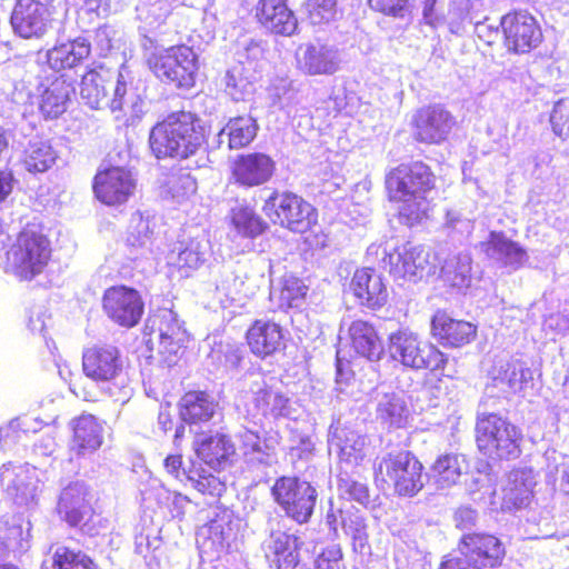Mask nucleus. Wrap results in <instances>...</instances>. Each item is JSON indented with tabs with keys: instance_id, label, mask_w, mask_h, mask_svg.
I'll use <instances>...</instances> for the list:
<instances>
[{
	"instance_id": "10",
	"label": "nucleus",
	"mask_w": 569,
	"mask_h": 569,
	"mask_svg": "<svg viewBox=\"0 0 569 569\" xmlns=\"http://www.w3.org/2000/svg\"><path fill=\"white\" fill-rule=\"evenodd\" d=\"M270 493L288 518L299 525L310 521L318 499L310 481L298 476H281L274 480Z\"/></svg>"
},
{
	"instance_id": "3",
	"label": "nucleus",
	"mask_w": 569,
	"mask_h": 569,
	"mask_svg": "<svg viewBox=\"0 0 569 569\" xmlns=\"http://www.w3.org/2000/svg\"><path fill=\"white\" fill-rule=\"evenodd\" d=\"M262 210L273 224L302 234L307 249L326 247L327 236L318 223V210L302 196L274 190L263 202Z\"/></svg>"
},
{
	"instance_id": "27",
	"label": "nucleus",
	"mask_w": 569,
	"mask_h": 569,
	"mask_svg": "<svg viewBox=\"0 0 569 569\" xmlns=\"http://www.w3.org/2000/svg\"><path fill=\"white\" fill-rule=\"evenodd\" d=\"M158 332L157 352L167 366L176 365L184 348L187 331L177 317L170 312L156 319Z\"/></svg>"
},
{
	"instance_id": "47",
	"label": "nucleus",
	"mask_w": 569,
	"mask_h": 569,
	"mask_svg": "<svg viewBox=\"0 0 569 569\" xmlns=\"http://www.w3.org/2000/svg\"><path fill=\"white\" fill-rule=\"evenodd\" d=\"M306 11L312 24L328 23L336 17L337 0H307Z\"/></svg>"
},
{
	"instance_id": "21",
	"label": "nucleus",
	"mask_w": 569,
	"mask_h": 569,
	"mask_svg": "<svg viewBox=\"0 0 569 569\" xmlns=\"http://www.w3.org/2000/svg\"><path fill=\"white\" fill-rule=\"evenodd\" d=\"M192 449L199 459L198 462L216 472L231 466L237 452L231 436L221 431L198 432L192 442Z\"/></svg>"
},
{
	"instance_id": "9",
	"label": "nucleus",
	"mask_w": 569,
	"mask_h": 569,
	"mask_svg": "<svg viewBox=\"0 0 569 569\" xmlns=\"http://www.w3.org/2000/svg\"><path fill=\"white\" fill-rule=\"evenodd\" d=\"M131 82L114 72L103 63H96L87 68L81 77L80 97L91 109L109 108L112 112L122 111L128 101L129 84Z\"/></svg>"
},
{
	"instance_id": "1",
	"label": "nucleus",
	"mask_w": 569,
	"mask_h": 569,
	"mask_svg": "<svg viewBox=\"0 0 569 569\" xmlns=\"http://www.w3.org/2000/svg\"><path fill=\"white\" fill-rule=\"evenodd\" d=\"M437 182L436 172L422 160L401 162L386 172V198L401 224L411 228L428 218Z\"/></svg>"
},
{
	"instance_id": "11",
	"label": "nucleus",
	"mask_w": 569,
	"mask_h": 569,
	"mask_svg": "<svg viewBox=\"0 0 569 569\" xmlns=\"http://www.w3.org/2000/svg\"><path fill=\"white\" fill-rule=\"evenodd\" d=\"M502 44L511 54H527L539 48L543 32L538 20L527 10L513 9L500 18Z\"/></svg>"
},
{
	"instance_id": "2",
	"label": "nucleus",
	"mask_w": 569,
	"mask_h": 569,
	"mask_svg": "<svg viewBox=\"0 0 569 569\" xmlns=\"http://www.w3.org/2000/svg\"><path fill=\"white\" fill-rule=\"evenodd\" d=\"M148 142L157 160L183 161L193 158L204 147L207 134L196 113L178 110L151 127Z\"/></svg>"
},
{
	"instance_id": "40",
	"label": "nucleus",
	"mask_w": 569,
	"mask_h": 569,
	"mask_svg": "<svg viewBox=\"0 0 569 569\" xmlns=\"http://www.w3.org/2000/svg\"><path fill=\"white\" fill-rule=\"evenodd\" d=\"M230 221L237 232L247 238H256L267 229V223L249 207L233 208Z\"/></svg>"
},
{
	"instance_id": "25",
	"label": "nucleus",
	"mask_w": 569,
	"mask_h": 569,
	"mask_svg": "<svg viewBox=\"0 0 569 569\" xmlns=\"http://www.w3.org/2000/svg\"><path fill=\"white\" fill-rule=\"evenodd\" d=\"M92 48L88 39L76 37L52 46L46 52V63L52 71L64 74L69 70H76L91 56Z\"/></svg>"
},
{
	"instance_id": "55",
	"label": "nucleus",
	"mask_w": 569,
	"mask_h": 569,
	"mask_svg": "<svg viewBox=\"0 0 569 569\" xmlns=\"http://www.w3.org/2000/svg\"><path fill=\"white\" fill-rule=\"evenodd\" d=\"M170 13H171V9H168V10L166 11V13H164V17L170 16Z\"/></svg>"
},
{
	"instance_id": "51",
	"label": "nucleus",
	"mask_w": 569,
	"mask_h": 569,
	"mask_svg": "<svg viewBox=\"0 0 569 569\" xmlns=\"http://www.w3.org/2000/svg\"><path fill=\"white\" fill-rule=\"evenodd\" d=\"M201 263V253L193 247H186L178 253L174 266L178 270L188 273L199 268Z\"/></svg>"
},
{
	"instance_id": "20",
	"label": "nucleus",
	"mask_w": 569,
	"mask_h": 569,
	"mask_svg": "<svg viewBox=\"0 0 569 569\" xmlns=\"http://www.w3.org/2000/svg\"><path fill=\"white\" fill-rule=\"evenodd\" d=\"M457 550L461 556L477 561L483 569L500 567L506 557V547L501 539L483 531L463 533L457 542Z\"/></svg>"
},
{
	"instance_id": "16",
	"label": "nucleus",
	"mask_w": 569,
	"mask_h": 569,
	"mask_svg": "<svg viewBox=\"0 0 569 569\" xmlns=\"http://www.w3.org/2000/svg\"><path fill=\"white\" fill-rule=\"evenodd\" d=\"M137 187L132 172L120 166L99 169L92 178L94 198L107 207H120L134 194Z\"/></svg>"
},
{
	"instance_id": "49",
	"label": "nucleus",
	"mask_w": 569,
	"mask_h": 569,
	"mask_svg": "<svg viewBox=\"0 0 569 569\" xmlns=\"http://www.w3.org/2000/svg\"><path fill=\"white\" fill-rule=\"evenodd\" d=\"M313 569H347L340 545L332 543L322 548L315 559Z\"/></svg>"
},
{
	"instance_id": "17",
	"label": "nucleus",
	"mask_w": 569,
	"mask_h": 569,
	"mask_svg": "<svg viewBox=\"0 0 569 569\" xmlns=\"http://www.w3.org/2000/svg\"><path fill=\"white\" fill-rule=\"evenodd\" d=\"M429 333L438 347L460 349L477 339L478 327L469 320L456 317L452 311L438 308L430 317Z\"/></svg>"
},
{
	"instance_id": "37",
	"label": "nucleus",
	"mask_w": 569,
	"mask_h": 569,
	"mask_svg": "<svg viewBox=\"0 0 569 569\" xmlns=\"http://www.w3.org/2000/svg\"><path fill=\"white\" fill-rule=\"evenodd\" d=\"M58 159V152L49 140L29 141L21 157V164L30 173H43L50 170Z\"/></svg>"
},
{
	"instance_id": "14",
	"label": "nucleus",
	"mask_w": 569,
	"mask_h": 569,
	"mask_svg": "<svg viewBox=\"0 0 569 569\" xmlns=\"http://www.w3.org/2000/svg\"><path fill=\"white\" fill-rule=\"evenodd\" d=\"M101 308L112 323L130 329L140 322L144 313V301L137 289L113 284L103 291Z\"/></svg>"
},
{
	"instance_id": "31",
	"label": "nucleus",
	"mask_w": 569,
	"mask_h": 569,
	"mask_svg": "<svg viewBox=\"0 0 569 569\" xmlns=\"http://www.w3.org/2000/svg\"><path fill=\"white\" fill-rule=\"evenodd\" d=\"M72 430L71 451L83 457L97 451L103 442V427L91 413H82L70 422Z\"/></svg>"
},
{
	"instance_id": "38",
	"label": "nucleus",
	"mask_w": 569,
	"mask_h": 569,
	"mask_svg": "<svg viewBox=\"0 0 569 569\" xmlns=\"http://www.w3.org/2000/svg\"><path fill=\"white\" fill-rule=\"evenodd\" d=\"M258 124L250 116H239L230 119L221 133L228 137V147L239 150L248 147L256 138Z\"/></svg>"
},
{
	"instance_id": "50",
	"label": "nucleus",
	"mask_w": 569,
	"mask_h": 569,
	"mask_svg": "<svg viewBox=\"0 0 569 569\" xmlns=\"http://www.w3.org/2000/svg\"><path fill=\"white\" fill-rule=\"evenodd\" d=\"M501 379L506 380L510 388H521L528 379H531V371L518 362H510L506 365Z\"/></svg>"
},
{
	"instance_id": "24",
	"label": "nucleus",
	"mask_w": 569,
	"mask_h": 569,
	"mask_svg": "<svg viewBox=\"0 0 569 569\" xmlns=\"http://www.w3.org/2000/svg\"><path fill=\"white\" fill-rule=\"evenodd\" d=\"M253 17L260 28L270 34L291 37L298 30V19L289 8L288 0H258Z\"/></svg>"
},
{
	"instance_id": "13",
	"label": "nucleus",
	"mask_w": 569,
	"mask_h": 569,
	"mask_svg": "<svg viewBox=\"0 0 569 569\" xmlns=\"http://www.w3.org/2000/svg\"><path fill=\"white\" fill-rule=\"evenodd\" d=\"M54 13L53 0H17L10 24L21 39L38 40L52 28Z\"/></svg>"
},
{
	"instance_id": "7",
	"label": "nucleus",
	"mask_w": 569,
	"mask_h": 569,
	"mask_svg": "<svg viewBox=\"0 0 569 569\" xmlns=\"http://www.w3.org/2000/svg\"><path fill=\"white\" fill-rule=\"evenodd\" d=\"M423 465L410 450L385 455L373 467V479L399 497H413L423 488Z\"/></svg>"
},
{
	"instance_id": "32",
	"label": "nucleus",
	"mask_w": 569,
	"mask_h": 569,
	"mask_svg": "<svg viewBox=\"0 0 569 569\" xmlns=\"http://www.w3.org/2000/svg\"><path fill=\"white\" fill-rule=\"evenodd\" d=\"M350 348L369 361H379L385 352L382 339L373 323L357 319L348 328Z\"/></svg>"
},
{
	"instance_id": "52",
	"label": "nucleus",
	"mask_w": 569,
	"mask_h": 569,
	"mask_svg": "<svg viewBox=\"0 0 569 569\" xmlns=\"http://www.w3.org/2000/svg\"><path fill=\"white\" fill-rule=\"evenodd\" d=\"M14 177L10 170L0 169V206L12 193Z\"/></svg>"
},
{
	"instance_id": "42",
	"label": "nucleus",
	"mask_w": 569,
	"mask_h": 569,
	"mask_svg": "<svg viewBox=\"0 0 569 569\" xmlns=\"http://www.w3.org/2000/svg\"><path fill=\"white\" fill-rule=\"evenodd\" d=\"M463 458L457 453H445L437 457L431 466L437 480L445 487L455 485L462 475Z\"/></svg>"
},
{
	"instance_id": "22",
	"label": "nucleus",
	"mask_w": 569,
	"mask_h": 569,
	"mask_svg": "<svg viewBox=\"0 0 569 569\" xmlns=\"http://www.w3.org/2000/svg\"><path fill=\"white\" fill-rule=\"evenodd\" d=\"M244 343L254 358L264 360L284 348V330L272 319L258 318L246 329Z\"/></svg>"
},
{
	"instance_id": "48",
	"label": "nucleus",
	"mask_w": 569,
	"mask_h": 569,
	"mask_svg": "<svg viewBox=\"0 0 569 569\" xmlns=\"http://www.w3.org/2000/svg\"><path fill=\"white\" fill-rule=\"evenodd\" d=\"M550 124L555 134L562 140H569V98H562L555 103Z\"/></svg>"
},
{
	"instance_id": "18",
	"label": "nucleus",
	"mask_w": 569,
	"mask_h": 569,
	"mask_svg": "<svg viewBox=\"0 0 569 569\" xmlns=\"http://www.w3.org/2000/svg\"><path fill=\"white\" fill-rule=\"evenodd\" d=\"M276 170V160L269 153H240L230 162L229 181L239 188L251 189L271 181Z\"/></svg>"
},
{
	"instance_id": "45",
	"label": "nucleus",
	"mask_w": 569,
	"mask_h": 569,
	"mask_svg": "<svg viewBox=\"0 0 569 569\" xmlns=\"http://www.w3.org/2000/svg\"><path fill=\"white\" fill-rule=\"evenodd\" d=\"M254 406L263 415L279 416L288 408L289 399L280 391L264 385L254 392Z\"/></svg>"
},
{
	"instance_id": "41",
	"label": "nucleus",
	"mask_w": 569,
	"mask_h": 569,
	"mask_svg": "<svg viewBox=\"0 0 569 569\" xmlns=\"http://www.w3.org/2000/svg\"><path fill=\"white\" fill-rule=\"evenodd\" d=\"M531 496L532 491L527 485L526 479L515 476L502 488L501 507L508 511L521 509L529 503Z\"/></svg>"
},
{
	"instance_id": "30",
	"label": "nucleus",
	"mask_w": 569,
	"mask_h": 569,
	"mask_svg": "<svg viewBox=\"0 0 569 569\" xmlns=\"http://www.w3.org/2000/svg\"><path fill=\"white\" fill-rule=\"evenodd\" d=\"M38 109L44 119H57L63 114L74 92L73 81L66 74L54 76L48 83L40 84Z\"/></svg>"
},
{
	"instance_id": "54",
	"label": "nucleus",
	"mask_w": 569,
	"mask_h": 569,
	"mask_svg": "<svg viewBox=\"0 0 569 569\" xmlns=\"http://www.w3.org/2000/svg\"><path fill=\"white\" fill-rule=\"evenodd\" d=\"M184 437V426L180 425L177 427L174 432V441H179Z\"/></svg>"
},
{
	"instance_id": "12",
	"label": "nucleus",
	"mask_w": 569,
	"mask_h": 569,
	"mask_svg": "<svg viewBox=\"0 0 569 569\" xmlns=\"http://www.w3.org/2000/svg\"><path fill=\"white\" fill-rule=\"evenodd\" d=\"M58 510L71 527H78L89 535H97L107 520L92 503V496L82 485L67 486L60 493Z\"/></svg>"
},
{
	"instance_id": "39",
	"label": "nucleus",
	"mask_w": 569,
	"mask_h": 569,
	"mask_svg": "<svg viewBox=\"0 0 569 569\" xmlns=\"http://www.w3.org/2000/svg\"><path fill=\"white\" fill-rule=\"evenodd\" d=\"M52 569H98L93 558L80 549L59 546L51 556Z\"/></svg>"
},
{
	"instance_id": "23",
	"label": "nucleus",
	"mask_w": 569,
	"mask_h": 569,
	"mask_svg": "<svg viewBox=\"0 0 569 569\" xmlns=\"http://www.w3.org/2000/svg\"><path fill=\"white\" fill-rule=\"evenodd\" d=\"M182 466L181 453L169 455L163 460V467L169 475L176 479H181L184 476L201 495L220 497L226 491V482L208 471L201 463L191 461L187 470Z\"/></svg>"
},
{
	"instance_id": "15",
	"label": "nucleus",
	"mask_w": 569,
	"mask_h": 569,
	"mask_svg": "<svg viewBox=\"0 0 569 569\" xmlns=\"http://www.w3.org/2000/svg\"><path fill=\"white\" fill-rule=\"evenodd\" d=\"M410 126L415 141L440 144L456 127V119L445 106L432 103L418 108L412 114Z\"/></svg>"
},
{
	"instance_id": "53",
	"label": "nucleus",
	"mask_w": 569,
	"mask_h": 569,
	"mask_svg": "<svg viewBox=\"0 0 569 569\" xmlns=\"http://www.w3.org/2000/svg\"><path fill=\"white\" fill-rule=\"evenodd\" d=\"M347 492L358 501L367 500L369 497L368 488L357 481L348 483Z\"/></svg>"
},
{
	"instance_id": "36",
	"label": "nucleus",
	"mask_w": 569,
	"mask_h": 569,
	"mask_svg": "<svg viewBox=\"0 0 569 569\" xmlns=\"http://www.w3.org/2000/svg\"><path fill=\"white\" fill-rule=\"evenodd\" d=\"M214 411V403L206 391H187L180 400V418L189 425L209 421L213 417Z\"/></svg>"
},
{
	"instance_id": "5",
	"label": "nucleus",
	"mask_w": 569,
	"mask_h": 569,
	"mask_svg": "<svg viewBox=\"0 0 569 569\" xmlns=\"http://www.w3.org/2000/svg\"><path fill=\"white\" fill-rule=\"evenodd\" d=\"M144 63L156 79L177 90H190L197 83L199 57L191 46L156 48L146 53Z\"/></svg>"
},
{
	"instance_id": "28",
	"label": "nucleus",
	"mask_w": 569,
	"mask_h": 569,
	"mask_svg": "<svg viewBox=\"0 0 569 569\" xmlns=\"http://www.w3.org/2000/svg\"><path fill=\"white\" fill-rule=\"evenodd\" d=\"M298 70L307 76H331L339 69L337 51L321 42L300 46L296 52Z\"/></svg>"
},
{
	"instance_id": "33",
	"label": "nucleus",
	"mask_w": 569,
	"mask_h": 569,
	"mask_svg": "<svg viewBox=\"0 0 569 569\" xmlns=\"http://www.w3.org/2000/svg\"><path fill=\"white\" fill-rule=\"evenodd\" d=\"M302 542L296 535L277 531L270 537L266 558L273 569H296L300 562Z\"/></svg>"
},
{
	"instance_id": "4",
	"label": "nucleus",
	"mask_w": 569,
	"mask_h": 569,
	"mask_svg": "<svg viewBox=\"0 0 569 569\" xmlns=\"http://www.w3.org/2000/svg\"><path fill=\"white\" fill-rule=\"evenodd\" d=\"M10 236L0 228V252L4 251V270L20 281H31L43 273L52 256L49 238L41 231L26 227L11 244Z\"/></svg>"
},
{
	"instance_id": "26",
	"label": "nucleus",
	"mask_w": 569,
	"mask_h": 569,
	"mask_svg": "<svg viewBox=\"0 0 569 569\" xmlns=\"http://www.w3.org/2000/svg\"><path fill=\"white\" fill-rule=\"evenodd\" d=\"M349 286L353 297L365 308L378 310L388 301L387 286L373 268L357 269Z\"/></svg>"
},
{
	"instance_id": "19",
	"label": "nucleus",
	"mask_w": 569,
	"mask_h": 569,
	"mask_svg": "<svg viewBox=\"0 0 569 569\" xmlns=\"http://www.w3.org/2000/svg\"><path fill=\"white\" fill-rule=\"evenodd\" d=\"M81 369L96 383L112 382L123 370L121 352L111 343H94L83 349Z\"/></svg>"
},
{
	"instance_id": "46",
	"label": "nucleus",
	"mask_w": 569,
	"mask_h": 569,
	"mask_svg": "<svg viewBox=\"0 0 569 569\" xmlns=\"http://www.w3.org/2000/svg\"><path fill=\"white\" fill-rule=\"evenodd\" d=\"M368 6L377 14L403 19L411 14L415 0H368Z\"/></svg>"
},
{
	"instance_id": "6",
	"label": "nucleus",
	"mask_w": 569,
	"mask_h": 569,
	"mask_svg": "<svg viewBox=\"0 0 569 569\" xmlns=\"http://www.w3.org/2000/svg\"><path fill=\"white\" fill-rule=\"evenodd\" d=\"M477 449L492 460L516 459L521 453L522 433L507 417L497 412L477 416L475 423Z\"/></svg>"
},
{
	"instance_id": "43",
	"label": "nucleus",
	"mask_w": 569,
	"mask_h": 569,
	"mask_svg": "<svg viewBox=\"0 0 569 569\" xmlns=\"http://www.w3.org/2000/svg\"><path fill=\"white\" fill-rule=\"evenodd\" d=\"M167 192L172 198L184 199L197 192V180L182 167H173L164 180Z\"/></svg>"
},
{
	"instance_id": "44",
	"label": "nucleus",
	"mask_w": 569,
	"mask_h": 569,
	"mask_svg": "<svg viewBox=\"0 0 569 569\" xmlns=\"http://www.w3.org/2000/svg\"><path fill=\"white\" fill-rule=\"evenodd\" d=\"M23 530L19 525H0V561L10 552L23 548ZM0 569H20L13 563H0Z\"/></svg>"
},
{
	"instance_id": "35",
	"label": "nucleus",
	"mask_w": 569,
	"mask_h": 569,
	"mask_svg": "<svg viewBox=\"0 0 569 569\" xmlns=\"http://www.w3.org/2000/svg\"><path fill=\"white\" fill-rule=\"evenodd\" d=\"M309 286L303 279L293 274L284 273L270 290V300L278 309L288 311L299 309L307 300Z\"/></svg>"
},
{
	"instance_id": "34",
	"label": "nucleus",
	"mask_w": 569,
	"mask_h": 569,
	"mask_svg": "<svg viewBox=\"0 0 569 569\" xmlns=\"http://www.w3.org/2000/svg\"><path fill=\"white\" fill-rule=\"evenodd\" d=\"M488 256H497L501 267L511 270L522 268L528 261V253L517 241L506 237L502 231H491L487 241L480 243Z\"/></svg>"
},
{
	"instance_id": "8",
	"label": "nucleus",
	"mask_w": 569,
	"mask_h": 569,
	"mask_svg": "<svg viewBox=\"0 0 569 569\" xmlns=\"http://www.w3.org/2000/svg\"><path fill=\"white\" fill-rule=\"evenodd\" d=\"M388 351L392 360L413 370L443 371L449 362L448 355L436 343L422 340L408 328L388 336Z\"/></svg>"
},
{
	"instance_id": "29",
	"label": "nucleus",
	"mask_w": 569,
	"mask_h": 569,
	"mask_svg": "<svg viewBox=\"0 0 569 569\" xmlns=\"http://www.w3.org/2000/svg\"><path fill=\"white\" fill-rule=\"evenodd\" d=\"M383 262L396 280H416L421 277L427 259L421 249L403 243L388 252Z\"/></svg>"
}]
</instances>
